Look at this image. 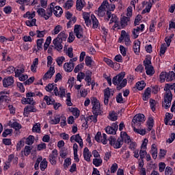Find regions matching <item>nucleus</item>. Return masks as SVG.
I'll return each mask as SVG.
<instances>
[{
  "label": "nucleus",
  "instance_id": "1",
  "mask_svg": "<svg viewBox=\"0 0 175 175\" xmlns=\"http://www.w3.org/2000/svg\"><path fill=\"white\" fill-rule=\"evenodd\" d=\"M175 88V83L173 85L167 83L164 88L165 94L163 97L162 106L164 109H169L172 106V100L173 99V94H172L171 90Z\"/></svg>",
  "mask_w": 175,
  "mask_h": 175
},
{
  "label": "nucleus",
  "instance_id": "2",
  "mask_svg": "<svg viewBox=\"0 0 175 175\" xmlns=\"http://www.w3.org/2000/svg\"><path fill=\"white\" fill-rule=\"evenodd\" d=\"M124 78L125 72H122L112 79V83L117 86L118 90H122V88L126 87L128 79Z\"/></svg>",
  "mask_w": 175,
  "mask_h": 175
},
{
  "label": "nucleus",
  "instance_id": "3",
  "mask_svg": "<svg viewBox=\"0 0 175 175\" xmlns=\"http://www.w3.org/2000/svg\"><path fill=\"white\" fill-rule=\"evenodd\" d=\"M104 8V10L107 11V15L105 16V21H109L111 18V12H114L116 9V5L109 3L107 1H103L100 5Z\"/></svg>",
  "mask_w": 175,
  "mask_h": 175
},
{
  "label": "nucleus",
  "instance_id": "4",
  "mask_svg": "<svg viewBox=\"0 0 175 175\" xmlns=\"http://www.w3.org/2000/svg\"><path fill=\"white\" fill-rule=\"evenodd\" d=\"M91 103L92 105V113L96 116H100L103 112L100 108V103L96 97L91 98Z\"/></svg>",
  "mask_w": 175,
  "mask_h": 175
},
{
  "label": "nucleus",
  "instance_id": "5",
  "mask_svg": "<svg viewBox=\"0 0 175 175\" xmlns=\"http://www.w3.org/2000/svg\"><path fill=\"white\" fill-rule=\"evenodd\" d=\"M144 121H146L144 115L142 113L137 114L133 118L131 126L132 128H133V126H140Z\"/></svg>",
  "mask_w": 175,
  "mask_h": 175
},
{
  "label": "nucleus",
  "instance_id": "6",
  "mask_svg": "<svg viewBox=\"0 0 175 175\" xmlns=\"http://www.w3.org/2000/svg\"><path fill=\"white\" fill-rule=\"evenodd\" d=\"M124 40V44L126 46H131V36H129V33H126L125 30H122L120 36L118 39V43H122Z\"/></svg>",
  "mask_w": 175,
  "mask_h": 175
},
{
  "label": "nucleus",
  "instance_id": "7",
  "mask_svg": "<svg viewBox=\"0 0 175 175\" xmlns=\"http://www.w3.org/2000/svg\"><path fill=\"white\" fill-rule=\"evenodd\" d=\"M49 9L51 10V14H53L56 17H61L62 16V14L64 13V11L62 10V8L55 4V3H51L49 5Z\"/></svg>",
  "mask_w": 175,
  "mask_h": 175
},
{
  "label": "nucleus",
  "instance_id": "8",
  "mask_svg": "<svg viewBox=\"0 0 175 175\" xmlns=\"http://www.w3.org/2000/svg\"><path fill=\"white\" fill-rule=\"evenodd\" d=\"M77 62V57H73L70 59L69 62H66L64 66V70L67 73H70L75 69V62Z\"/></svg>",
  "mask_w": 175,
  "mask_h": 175
},
{
  "label": "nucleus",
  "instance_id": "9",
  "mask_svg": "<svg viewBox=\"0 0 175 175\" xmlns=\"http://www.w3.org/2000/svg\"><path fill=\"white\" fill-rule=\"evenodd\" d=\"M37 13L38 14L39 16H40L41 17H43L44 20H49V18H50V17L53 16L49 6L46 9V10L43 8H39L37 10Z\"/></svg>",
  "mask_w": 175,
  "mask_h": 175
},
{
  "label": "nucleus",
  "instance_id": "10",
  "mask_svg": "<svg viewBox=\"0 0 175 175\" xmlns=\"http://www.w3.org/2000/svg\"><path fill=\"white\" fill-rule=\"evenodd\" d=\"M109 144L113 147V148H121L122 144H124V141L121 138H118V139L111 137L109 139Z\"/></svg>",
  "mask_w": 175,
  "mask_h": 175
},
{
  "label": "nucleus",
  "instance_id": "11",
  "mask_svg": "<svg viewBox=\"0 0 175 175\" xmlns=\"http://www.w3.org/2000/svg\"><path fill=\"white\" fill-rule=\"evenodd\" d=\"M58 159V150L53 149L49 156V161L51 165H57V161Z\"/></svg>",
  "mask_w": 175,
  "mask_h": 175
},
{
  "label": "nucleus",
  "instance_id": "12",
  "mask_svg": "<svg viewBox=\"0 0 175 175\" xmlns=\"http://www.w3.org/2000/svg\"><path fill=\"white\" fill-rule=\"evenodd\" d=\"M95 140L97 143H102L103 144H107V135L105 133H100V131L97 132L95 136Z\"/></svg>",
  "mask_w": 175,
  "mask_h": 175
},
{
  "label": "nucleus",
  "instance_id": "13",
  "mask_svg": "<svg viewBox=\"0 0 175 175\" xmlns=\"http://www.w3.org/2000/svg\"><path fill=\"white\" fill-rule=\"evenodd\" d=\"M110 95H114V90L107 88L104 90V103L105 105H109V99H110Z\"/></svg>",
  "mask_w": 175,
  "mask_h": 175
},
{
  "label": "nucleus",
  "instance_id": "14",
  "mask_svg": "<svg viewBox=\"0 0 175 175\" xmlns=\"http://www.w3.org/2000/svg\"><path fill=\"white\" fill-rule=\"evenodd\" d=\"M118 130V124L116 123L112 124L111 126H107L105 128V132L108 135H116L117 133V131Z\"/></svg>",
  "mask_w": 175,
  "mask_h": 175
},
{
  "label": "nucleus",
  "instance_id": "15",
  "mask_svg": "<svg viewBox=\"0 0 175 175\" xmlns=\"http://www.w3.org/2000/svg\"><path fill=\"white\" fill-rule=\"evenodd\" d=\"M70 141L71 142V143H75V142L78 143L81 148H83V147H84V144L83 143V139H81V136H80V134H76L71 136L70 138Z\"/></svg>",
  "mask_w": 175,
  "mask_h": 175
},
{
  "label": "nucleus",
  "instance_id": "16",
  "mask_svg": "<svg viewBox=\"0 0 175 175\" xmlns=\"http://www.w3.org/2000/svg\"><path fill=\"white\" fill-rule=\"evenodd\" d=\"M74 33L75 34V36H77L78 39H83V38L84 37L83 28H81V26L79 25H75Z\"/></svg>",
  "mask_w": 175,
  "mask_h": 175
},
{
  "label": "nucleus",
  "instance_id": "17",
  "mask_svg": "<svg viewBox=\"0 0 175 175\" xmlns=\"http://www.w3.org/2000/svg\"><path fill=\"white\" fill-rule=\"evenodd\" d=\"M36 107H35L33 105H27L24 108L23 116H25V117H28V116H29V113H36Z\"/></svg>",
  "mask_w": 175,
  "mask_h": 175
},
{
  "label": "nucleus",
  "instance_id": "18",
  "mask_svg": "<svg viewBox=\"0 0 175 175\" xmlns=\"http://www.w3.org/2000/svg\"><path fill=\"white\" fill-rule=\"evenodd\" d=\"M53 44L55 50L57 51H61L64 49V45H62V41L59 38H55L53 40Z\"/></svg>",
  "mask_w": 175,
  "mask_h": 175
},
{
  "label": "nucleus",
  "instance_id": "19",
  "mask_svg": "<svg viewBox=\"0 0 175 175\" xmlns=\"http://www.w3.org/2000/svg\"><path fill=\"white\" fill-rule=\"evenodd\" d=\"M54 73H55V68L54 66H51L49 70L44 75L42 80L46 81L51 79L54 76Z\"/></svg>",
  "mask_w": 175,
  "mask_h": 175
},
{
  "label": "nucleus",
  "instance_id": "20",
  "mask_svg": "<svg viewBox=\"0 0 175 175\" xmlns=\"http://www.w3.org/2000/svg\"><path fill=\"white\" fill-rule=\"evenodd\" d=\"M8 126H10V128H13V129H15V131H20V129L23 128L21 124L18 123V122H16V120H10L8 122Z\"/></svg>",
  "mask_w": 175,
  "mask_h": 175
},
{
  "label": "nucleus",
  "instance_id": "21",
  "mask_svg": "<svg viewBox=\"0 0 175 175\" xmlns=\"http://www.w3.org/2000/svg\"><path fill=\"white\" fill-rule=\"evenodd\" d=\"M14 83V79L13 77H8L4 78V79L3 80V85L5 88H8V87L13 85Z\"/></svg>",
  "mask_w": 175,
  "mask_h": 175
},
{
  "label": "nucleus",
  "instance_id": "22",
  "mask_svg": "<svg viewBox=\"0 0 175 175\" xmlns=\"http://www.w3.org/2000/svg\"><path fill=\"white\" fill-rule=\"evenodd\" d=\"M83 155L84 160L86 161V162H91V158H92V153L90 151V149H88V148L85 147L83 149Z\"/></svg>",
  "mask_w": 175,
  "mask_h": 175
},
{
  "label": "nucleus",
  "instance_id": "23",
  "mask_svg": "<svg viewBox=\"0 0 175 175\" xmlns=\"http://www.w3.org/2000/svg\"><path fill=\"white\" fill-rule=\"evenodd\" d=\"M55 96H59L60 98L65 97L66 95V90L64 87L59 88V91L58 90V88H55Z\"/></svg>",
  "mask_w": 175,
  "mask_h": 175
},
{
  "label": "nucleus",
  "instance_id": "24",
  "mask_svg": "<svg viewBox=\"0 0 175 175\" xmlns=\"http://www.w3.org/2000/svg\"><path fill=\"white\" fill-rule=\"evenodd\" d=\"M140 44H142V42H140V41L138 40L133 42V49L135 54L138 55L139 53H140Z\"/></svg>",
  "mask_w": 175,
  "mask_h": 175
},
{
  "label": "nucleus",
  "instance_id": "25",
  "mask_svg": "<svg viewBox=\"0 0 175 175\" xmlns=\"http://www.w3.org/2000/svg\"><path fill=\"white\" fill-rule=\"evenodd\" d=\"M61 121V116L59 115H54L50 118V123L52 125H57V124H59Z\"/></svg>",
  "mask_w": 175,
  "mask_h": 175
},
{
  "label": "nucleus",
  "instance_id": "26",
  "mask_svg": "<svg viewBox=\"0 0 175 175\" xmlns=\"http://www.w3.org/2000/svg\"><path fill=\"white\" fill-rule=\"evenodd\" d=\"M120 139L122 140V142L124 141V143H127L129 144L131 143V137L126 134V132L122 131L120 133Z\"/></svg>",
  "mask_w": 175,
  "mask_h": 175
},
{
  "label": "nucleus",
  "instance_id": "27",
  "mask_svg": "<svg viewBox=\"0 0 175 175\" xmlns=\"http://www.w3.org/2000/svg\"><path fill=\"white\" fill-rule=\"evenodd\" d=\"M151 154L153 159H157L158 157V148L157 147V144H153L151 146Z\"/></svg>",
  "mask_w": 175,
  "mask_h": 175
},
{
  "label": "nucleus",
  "instance_id": "28",
  "mask_svg": "<svg viewBox=\"0 0 175 175\" xmlns=\"http://www.w3.org/2000/svg\"><path fill=\"white\" fill-rule=\"evenodd\" d=\"M25 72V66H24V65L18 66L15 70V77L21 76V75H23V73H24Z\"/></svg>",
  "mask_w": 175,
  "mask_h": 175
},
{
  "label": "nucleus",
  "instance_id": "29",
  "mask_svg": "<svg viewBox=\"0 0 175 175\" xmlns=\"http://www.w3.org/2000/svg\"><path fill=\"white\" fill-rule=\"evenodd\" d=\"M8 163H12L14 165H17V163H18V158L14 157V154H11L8 156Z\"/></svg>",
  "mask_w": 175,
  "mask_h": 175
},
{
  "label": "nucleus",
  "instance_id": "30",
  "mask_svg": "<svg viewBox=\"0 0 175 175\" xmlns=\"http://www.w3.org/2000/svg\"><path fill=\"white\" fill-rule=\"evenodd\" d=\"M38 65H39V59L35 58L30 67V69L31 72H33V73H36V70L38 69Z\"/></svg>",
  "mask_w": 175,
  "mask_h": 175
},
{
  "label": "nucleus",
  "instance_id": "31",
  "mask_svg": "<svg viewBox=\"0 0 175 175\" xmlns=\"http://www.w3.org/2000/svg\"><path fill=\"white\" fill-rule=\"evenodd\" d=\"M36 16L35 11H28L24 15V18H28V20H33V18Z\"/></svg>",
  "mask_w": 175,
  "mask_h": 175
},
{
  "label": "nucleus",
  "instance_id": "32",
  "mask_svg": "<svg viewBox=\"0 0 175 175\" xmlns=\"http://www.w3.org/2000/svg\"><path fill=\"white\" fill-rule=\"evenodd\" d=\"M132 128L135 133H138V135H141L142 136H144L147 133L146 129H137L135 126H133Z\"/></svg>",
  "mask_w": 175,
  "mask_h": 175
},
{
  "label": "nucleus",
  "instance_id": "33",
  "mask_svg": "<svg viewBox=\"0 0 175 175\" xmlns=\"http://www.w3.org/2000/svg\"><path fill=\"white\" fill-rule=\"evenodd\" d=\"M150 96H151V88H148L147 89H146L143 94L142 99L143 100H148Z\"/></svg>",
  "mask_w": 175,
  "mask_h": 175
},
{
  "label": "nucleus",
  "instance_id": "34",
  "mask_svg": "<svg viewBox=\"0 0 175 175\" xmlns=\"http://www.w3.org/2000/svg\"><path fill=\"white\" fill-rule=\"evenodd\" d=\"M85 6V1L84 0H77L76 8L77 10H82L83 8Z\"/></svg>",
  "mask_w": 175,
  "mask_h": 175
},
{
  "label": "nucleus",
  "instance_id": "35",
  "mask_svg": "<svg viewBox=\"0 0 175 175\" xmlns=\"http://www.w3.org/2000/svg\"><path fill=\"white\" fill-rule=\"evenodd\" d=\"M128 23H129V17L128 16H122L120 18V25L122 28H125L126 25H128Z\"/></svg>",
  "mask_w": 175,
  "mask_h": 175
},
{
  "label": "nucleus",
  "instance_id": "36",
  "mask_svg": "<svg viewBox=\"0 0 175 175\" xmlns=\"http://www.w3.org/2000/svg\"><path fill=\"white\" fill-rule=\"evenodd\" d=\"M147 128L148 131L150 132L152 129V127L154 126V118L152 117H149L147 122Z\"/></svg>",
  "mask_w": 175,
  "mask_h": 175
},
{
  "label": "nucleus",
  "instance_id": "37",
  "mask_svg": "<svg viewBox=\"0 0 175 175\" xmlns=\"http://www.w3.org/2000/svg\"><path fill=\"white\" fill-rule=\"evenodd\" d=\"M91 18H92V28L94 29H96V28H98V27H99V21H98L96 17L94 16V15H92Z\"/></svg>",
  "mask_w": 175,
  "mask_h": 175
},
{
  "label": "nucleus",
  "instance_id": "38",
  "mask_svg": "<svg viewBox=\"0 0 175 175\" xmlns=\"http://www.w3.org/2000/svg\"><path fill=\"white\" fill-rule=\"evenodd\" d=\"M21 103L23 105H35V101L33 98H27V97H23L21 100Z\"/></svg>",
  "mask_w": 175,
  "mask_h": 175
},
{
  "label": "nucleus",
  "instance_id": "39",
  "mask_svg": "<svg viewBox=\"0 0 175 175\" xmlns=\"http://www.w3.org/2000/svg\"><path fill=\"white\" fill-rule=\"evenodd\" d=\"M108 118L110 120V121H117L118 116L117 115V113L111 111L109 113Z\"/></svg>",
  "mask_w": 175,
  "mask_h": 175
},
{
  "label": "nucleus",
  "instance_id": "40",
  "mask_svg": "<svg viewBox=\"0 0 175 175\" xmlns=\"http://www.w3.org/2000/svg\"><path fill=\"white\" fill-rule=\"evenodd\" d=\"M56 38H59V40L64 42L66 40V39H68V34H66V33H65V31H63L58 34Z\"/></svg>",
  "mask_w": 175,
  "mask_h": 175
},
{
  "label": "nucleus",
  "instance_id": "41",
  "mask_svg": "<svg viewBox=\"0 0 175 175\" xmlns=\"http://www.w3.org/2000/svg\"><path fill=\"white\" fill-rule=\"evenodd\" d=\"M173 80H175V72L173 71H170L168 73L167 72L166 81H173Z\"/></svg>",
  "mask_w": 175,
  "mask_h": 175
},
{
  "label": "nucleus",
  "instance_id": "42",
  "mask_svg": "<svg viewBox=\"0 0 175 175\" xmlns=\"http://www.w3.org/2000/svg\"><path fill=\"white\" fill-rule=\"evenodd\" d=\"M32 132H33V133H40V123H36L35 124H33L32 128Z\"/></svg>",
  "mask_w": 175,
  "mask_h": 175
},
{
  "label": "nucleus",
  "instance_id": "43",
  "mask_svg": "<svg viewBox=\"0 0 175 175\" xmlns=\"http://www.w3.org/2000/svg\"><path fill=\"white\" fill-rule=\"evenodd\" d=\"M173 118V115L170 113L167 112L165 113V118L164 119V122L165 125H169V124H170V122H169L170 121V120H172Z\"/></svg>",
  "mask_w": 175,
  "mask_h": 175
},
{
  "label": "nucleus",
  "instance_id": "44",
  "mask_svg": "<svg viewBox=\"0 0 175 175\" xmlns=\"http://www.w3.org/2000/svg\"><path fill=\"white\" fill-rule=\"evenodd\" d=\"M51 44V36H48L44 44V51H47V49H49Z\"/></svg>",
  "mask_w": 175,
  "mask_h": 175
},
{
  "label": "nucleus",
  "instance_id": "45",
  "mask_svg": "<svg viewBox=\"0 0 175 175\" xmlns=\"http://www.w3.org/2000/svg\"><path fill=\"white\" fill-rule=\"evenodd\" d=\"M166 79H167V72H161L159 77V81H160V83H165V81H166Z\"/></svg>",
  "mask_w": 175,
  "mask_h": 175
},
{
  "label": "nucleus",
  "instance_id": "46",
  "mask_svg": "<svg viewBox=\"0 0 175 175\" xmlns=\"http://www.w3.org/2000/svg\"><path fill=\"white\" fill-rule=\"evenodd\" d=\"M106 12L107 11L105 10V8L100 5L97 11V14L99 17H105L106 15Z\"/></svg>",
  "mask_w": 175,
  "mask_h": 175
},
{
  "label": "nucleus",
  "instance_id": "47",
  "mask_svg": "<svg viewBox=\"0 0 175 175\" xmlns=\"http://www.w3.org/2000/svg\"><path fill=\"white\" fill-rule=\"evenodd\" d=\"M71 165L72 159L70 158L66 159L63 164L64 169H65V170H68V167H69V166H70Z\"/></svg>",
  "mask_w": 175,
  "mask_h": 175
},
{
  "label": "nucleus",
  "instance_id": "48",
  "mask_svg": "<svg viewBox=\"0 0 175 175\" xmlns=\"http://www.w3.org/2000/svg\"><path fill=\"white\" fill-rule=\"evenodd\" d=\"M145 70L148 76H152L155 73V70H154V67L152 66L150 67L145 68Z\"/></svg>",
  "mask_w": 175,
  "mask_h": 175
},
{
  "label": "nucleus",
  "instance_id": "49",
  "mask_svg": "<svg viewBox=\"0 0 175 175\" xmlns=\"http://www.w3.org/2000/svg\"><path fill=\"white\" fill-rule=\"evenodd\" d=\"M151 8H152V3H151V1H150L147 3V5L146 8L144 10H142V14H146V13H150L151 10Z\"/></svg>",
  "mask_w": 175,
  "mask_h": 175
},
{
  "label": "nucleus",
  "instance_id": "50",
  "mask_svg": "<svg viewBox=\"0 0 175 175\" xmlns=\"http://www.w3.org/2000/svg\"><path fill=\"white\" fill-rule=\"evenodd\" d=\"M102 163H103V160H102V159L100 158L93 159V165H94L96 167H99V166H102Z\"/></svg>",
  "mask_w": 175,
  "mask_h": 175
},
{
  "label": "nucleus",
  "instance_id": "51",
  "mask_svg": "<svg viewBox=\"0 0 175 175\" xmlns=\"http://www.w3.org/2000/svg\"><path fill=\"white\" fill-rule=\"evenodd\" d=\"M62 31V26L57 25H56L53 30L52 31V35H58L59 32Z\"/></svg>",
  "mask_w": 175,
  "mask_h": 175
},
{
  "label": "nucleus",
  "instance_id": "52",
  "mask_svg": "<svg viewBox=\"0 0 175 175\" xmlns=\"http://www.w3.org/2000/svg\"><path fill=\"white\" fill-rule=\"evenodd\" d=\"M43 43H44V39L40 38L36 41V46L38 50H43Z\"/></svg>",
  "mask_w": 175,
  "mask_h": 175
},
{
  "label": "nucleus",
  "instance_id": "53",
  "mask_svg": "<svg viewBox=\"0 0 175 175\" xmlns=\"http://www.w3.org/2000/svg\"><path fill=\"white\" fill-rule=\"evenodd\" d=\"M47 163H48L47 160H46V159H42L40 161V167L42 172H44V170H46V169L47 168Z\"/></svg>",
  "mask_w": 175,
  "mask_h": 175
},
{
  "label": "nucleus",
  "instance_id": "54",
  "mask_svg": "<svg viewBox=\"0 0 175 175\" xmlns=\"http://www.w3.org/2000/svg\"><path fill=\"white\" fill-rule=\"evenodd\" d=\"M85 63L86 66H88L89 68H91L94 65V62L92 61V59L90 56H87L85 57Z\"/></svg>",
  "mask_w": 175,
  "mask_h": 175
},
{
  "label": "nucleus",
  "instance_id": "55",
  "mask_svg": "<svg viewBox=\"0 0 175 175\" xmlns=\"http://www.w3.org/2000/svg\"><path fill=\"white\" fill-rule=\"evenodd\" d=\"M167 49V46H166V44L164 43L161 44L160 48V53H159L160 57H163V55H165V53H166Z\"/></svg>",
  "mask_w": 175,
  "mask_h": 175
},
{
  "label": "nucleus",
  "instance_id": "56",
  "mask_svg": "<svg viewBox=\"0 0 175 175\" xmlns=\"http://www.w3.org/2000/svg\"><path fill=\"white\" fill-rule=\"evenodd\" d=\"M55 88H57V85L54 83H49L48 85L45 87V90L47 92H51L53 90L55 92Z\"/></svg>",
  "mask_w": 175,
  "mask_h": 175
},
{
  "label": "nucleus",
  "instance_id": "57",
  "mask_svg": "<svg viewBox=\"0 0 175 175\" xmlns=\"http://www.w3.org/2000/svg\"><path fill=\"white\" fill-rule=\"evenodd\" d=\"M44 100L48 105H54V102H55L53 98H51V97H49V96H44Z\"/></svg>",
  "mask_w": 175,
  "mask_h": 175
},
{
  "label": "nucleus",
  "instance_id": "58",
  "mask_svg": "<svg viewBox=\"0 0 175 175\" xmlns=\"http://www.w3.org/2000/svg\"><path fill=\"white\" fill-rule=\"evenodd\" d=\"M146 87V83H144V81H139L136 83V88L139 91H142V90H144V88Z\"/></svg>",
  "mask_w": 175,
  "mask_h": 175
},
{
  "label": "nucleus",
  "instance_id": "59",
  "mask_svg": "<svg viewBox=\"0 0 175 175\" xmlns=\"http://www.w3.org/2000/svg\"><path fill=\"white\" fill-rule=\"evenodd\" d=\"M98 115H92L87 118V121H90V122L96 123L98 122Z\"/></svg>",
  "mask_w": 175,
  "mask_h": 175
},
{
  "label": "nucleus",
  "instance_id": "60",
  "mask_svg": "<svg viewBox=\"0 0 175 175\" xmlns=\"http://www.w3.org/2000/svg\"><path fill=\"white\" fill-rule=\"evenodd\" d=\"M25 24L27 27H35L36 25V18L26 21Z\"/></svg>",
  "mask_w": 175,
  "mask_h": 175
},
{
  "label": "nucleus",
  "instance_id": "61",
  "mask_svg": "<svg viewBox=\"0 0 175 175\" xmlns=\"http://www.w3.org/2000/svg\"><path fill=\"white\" fill-rule=\"evenodd\" d=\"M85 81L87 83V85H92V89H94V85H95V83H94V82H92L91 76L86 75L85 78Z\"/></svg>",
  "mask_w": 175,
  "mask_h": 175
},
{
  "label": "nucleus",
  "instance_id": "62",
  "mask_svg": "<svg viewBox=\"0 0 175 175\" xmlns=\"http://www.w3.org/2000/svg\"><path fill=\"white\" fill-rule=\"evenodd\" d=\"M35 142V137L33 135H29L26 139V144H28V146H31L33 144V142Z\"/></svg>",
  "mask_w": 175,
  "mask_h": 175
},
{
  "label": "nucleus",
  "instance_id": "63",
  "mask_svg": "<svg viewBox=\"0 0 175 175\" xmlns=\"http://www.w3.org/2000/svg\"><path fill=\"white\" fill-rule=\"evenodd\" d=\"M70 111L72 113V115L76 117V118H79L80 116V110L77 108H71Z\"/></svg>",
  "mask_w": 175,
  "mask_h": 175
},
{
  "label": "nucleus",
  "instance_id": "64",
  "mask_svg": "<svg viewBox=\"0 0 175 175\" xmlns=\"http://www.w3.org/2000/svg\"><path fill=\"white\" fill-rule=\"evenodd\" d=\"M65 61V57L60 56L57 57L56 62L58 65V66H62V64H64V62Z\"/></svg>",
  "mask_w": 175,
  "mask_h": 175
}]
</instances>
